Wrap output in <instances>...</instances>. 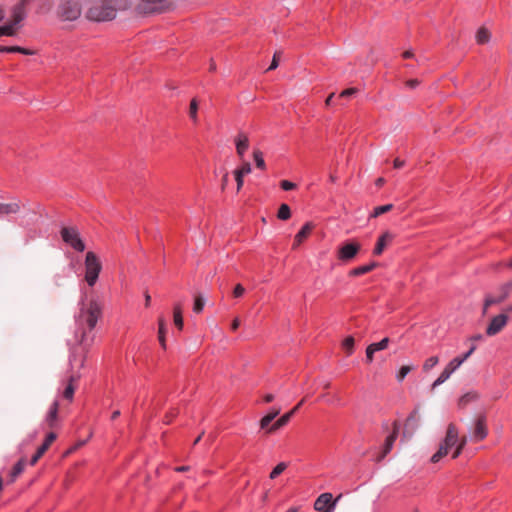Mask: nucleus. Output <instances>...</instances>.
<instances>
[{
    "label": "nucleus",
    "instance_id": "3",
    "mask_svg": "<svg viewBox=\"0 0 512 512\" xmlns=\"http://www.w3.org/2000/svg\"><path fill=\"white\" fill-rule=\"evenodd\" d=\"M26 15L27 9L22 7V5L15 4L12 6L9 20L0 26V36L12 37L17 35Z\"/></svg>",
    "mask_w": 512,
    "mask_h": 512
},
{
    "label": "nucleus",
    "instance_id": "22",
    "mask_svg": "<svg viewBox=\"0 0 512 512\" xmlns=\"http://www.w3.org/2000/svg\"><path fill=\"white\" fill-rule=\"evenodd\" d=\"M392 239H393V235L391 233H389V232L383 233L379 237V239L376 243V246L373 250V253L377 256L381 255L382 252L384 251L385 247L387 246V244L390 243L392 241Z\"/></svg>",
    "mask_w": 512,
    "mask_h": 512
},
{
    "label": "nucleus",
    "instance_id": "15",
    "mask_svg": "<svg viewBox=\"0 0 512 512\" xmlns=\"http://www.w3.org/2000/svg\"><path fill=\"white\" fill-rule=\"evenodd\" d=\"M21 211V202L18 199H14L10 202H0V219L18 214Z\"/></svg>",
    "mask_w": 512,
    "mask_h": 512
},
{
    "label": "nucleus",
    "instance_id": "6",
    "mask_svg": "<svg viewBox=\"0 0 512 512\" xmlns=\"http://www.w3.org/2000/svg\"><path fill=\"white\" fill-rule=\"evenodd\" d=\"M512 293V280L500 285L497 289L496 295L488 294L484 300L483 314H485L488 308L492 305L499 304L506 300Z\"/></svg>",
    "mask_w": 512,
    "mask_h": 512
},
{
    "label": "nucleus",
    "instance_id": "25",
    "mask_svg": "<svg viewBox=\"0 0 512 512\" xmlns=\"http://www.w3.org/2000/svg\"><path fill=\"white\" fill-rule=\"evenodd\" d=\"M58 409L59 403L58 401H54L50 407V410L46 416V422L48 427L53 428L58 418Z\"/></svg>",
    "mask_w": 512,
    "mask_h": 512
},
{
    "label": "nucleus",
    "instance_id": "11",
    "mask_svg": "<svg viewBox=\"0 0 512 512\" xmlns=\"http://www.w3.org/2000/svg\"><path fill=\"white\" fill-rule=\"evenodd\" d=\"M360 248L361 246L357 242H347L338 249V259L348 262L357 255Z\"/></svg>",
    "mask_w": 512,
    "mask_h": 512
},
{
    "label": "nucleus",
    "instance_id": "31",
    "mask_svg": "<svg viewBox=\"0 0 512 512\" xmlns=\"http://www.w3.org/2000/svg\"><path fill=\"white\" fill-rule=\"evenodd\" d=\"M173 320L175 326L181 330L183 328V317L181 306L179 304L174 307Z\"/></svg>",
    "mask_w": 512,
    "mask_h": 512
},
{
    "label": "nucleus",
    "instance_id": "44",
    "mask_svg": "<svg viewBox=\"0 0 512 512\" xmlns=\"http://www.w3.org/2000/svg\"><path fill=\"white\" fill-rule=\"evenodd\" d=\"M461 360L458 359V357H455L452 359L446 367L453 373L455 372L460 366H461Z\"/></svg>",
    "mask_w": 512,
    "mask_h": 512
},
{
    "label": "nucleus",
    "instance_id": "1",
    "mask_svg": "<svg viewBox=\"0 0 512 512\" xmlns=\"http://www.w3.org/2000/svg\"><path fill=\"white\" fill-rule=\"evenodd\" d=\"M102 316V305L96 299L82 302L77 317V330L75 337L78 345H91L94 336L90 335L98 319Z\"/></svg>",
    "mask_w": 512,
    "mask_h": 512
},
{
    "label": "nucleus",
    "instance_id": "17",
    "mask_svg": "<svg viewBox=\"0 0 512 512\" xmlns=\"http://www.w3.org/2000/svg\"><path fill=\"white\" fill-rule=\"evenodd\" d=\"M458 442V429L455 424L450 423L447 427L446 436L441 443L443 446L447 448H451Z\"/></svg>",
    "mask_w": 512,
    "mask_h": 512
},
{
    "label": "nucleus",
    "instance_id": "49",
    "mask_svg": "<svg viewBox=\"0 0 512 512\" xmlns=\"http://www.w3.org/2000/svg\"><path fill=\"white\" fill-rule=\"evenodd\" d=\"M244 293H245V288L241 284H237L233 290L234 297L239 298V297L243 296Z\"/></svg>",
    "mask_w": 512,
    "mask_h": 512
},
{
    "label": "nucleus",
    "instance_id": "42",
    "mask_svg": "<svg viewBox=\"0 0 512 512\" xmlns=\"http://www.w3.org/2000/svg\"><path fill=\"white\" fill-rule=\"evenodd\" d=\"M438 362H439V358L437 356H432V357L428 358L423 364V370L426 372L429 371L434 366H436L438 364Z\"/></svg>",
    "mask_w": 512,
    "mask_h": 512
},
{
    "label": "nucleus",
    "instance_id": "55",
    "mask_svg": "<svg viewBox=\"0 0 512 512\" xmlns=\"http://www.w3.org/2000/svg\"><path fill=\"white\" fill-rule=\"evenodd\" d=\"M475 349H476V347L473 345L467 353H465L461 357H458V359L461 360V364H463L472 355V353L475 351Z\"/></svg>",
    "mask_w": 512,
    "mask_h": 512
},
{
    "label": "nucleus",
    "instance_id": "32",
    "mask_svg": "<svg viewBox=\"0 0 512 512\" xmlns=\"http://www.w3.org/2000/svg\"><path fill=\"white\" fill-rule=\"evenodd\" d=\"M490 39V33L486 28H480L476 33V41L478 44H485Z\"/></svg>",
    "mask_w": 512,
    "mask_h": 512
},
{
    "label": "nucleus",
    "instance_id": "20",
    "mask_svg": "<svg viewBox=\"0 0 512 512\" xmlns=\"http://www.w3.org/2000/svg\"><path fill=\"white\" fill-rule=\"evenodd\" d=\"M81 377L80 373H73L69 376L68 385L63 391V397L69 401L73 400L75 386L74 383L77 382Z\"/></svg>",
    "mask_w": 512,
    "mask_h": 512
},
{
    "label": "nucleus",
    "instance_id": "24",
    "mask_svg": "<svg viewBox=\"0 0 512 512\" xmlns=\"http://www.w3.org/2000/svg\"><path fill=\"white\" fill-rule=\"evenodd\" d=\"M279 408H272L261 420L260 427L261 429H267L271 426L270 423L279 415Z\"/></svg>",
    "mask_w": 512,
    "mask_h": 512
},
{
    "label": "nucleus",
    "instance_id": "2",
    "mask_svg": "<svg viewBox=\"0 0 512 512\" xmlns=\"http://www.w3.org/2000/svg\"><path fill=\"white\" fill-rule=\"evenodd\" d=\"M131 0H89L86 17L92 21H109L116 17L118 11L126 10Z\"/></svg>",
    "mask_w": 512,
    "mask_h": 512
},
{
    "label": "nucleus",
    "instance_id": "21",
    "mask_svg": "<svg viewBox=\"0 0 512 512\" xmlns=\"http://www.w3.org/2000/svg\"><path fill=\"white\" fill-rule=\"evenodd\" d=\"M313 224L311 222H307L301 230L295 235L293 248H297L311 233L313 229Z\"/></svg>",
    "mask_w": 512,
    "mask_h": 512
},
{
    "label": "nucleus",
    "instance_id": "59",
    "mask_svg": "<svg viewBox=\"0 0 512 512\" xmlns=\"http://www.w3.org/2000/svg\"><path fill=\"white\" fill-rule=\"evenodd\" d=\"M405 162L399 158H396L393 162L394 168L399 169L404 166Z\"/></svg>",
    "mask_w": 512,
    "mask_h": 512
},
{
    "label": "nucleus",
    "instance_id": "33",
    "mask_svg": "<svg viewBox=\"0 0 512 512\" xmlns=\"http://www.w3.org/2000/svg\"><path fill=\"white\" fill-rule=\"evenodd\" d=\"M277 217L280 220H288L291 217V210L287 204H281L278 210Z\"/></svg>",
    "mask_w": 512,
    "mask_h": 512
},
{
    "label": "nucleus",
    "instance_id": "56",
    "mask_svg": "<svg viewBox=\"0 0 512 512\" xmlns=\"http://www.w3.org/2000/svg\"><path fill=\"white\" fill-rule=\"evenodd\" d=\"M475 349H476V347L473 345L467 353H465L461 357H458V359L461 360V364H463L472 355V353L475 351Z\"/></svg>",
    "mask_w": 512,
    "mask_h": 512
},
{
    "label": "nucleus",
    "instance_id": "27",
    "mask_svg": "<svg viewBox=\"0 0 512 512\" xmlns=\"http://www.w3.org/2000/svg\"><path fill=\"white\" fill-rule=\"evenodd\" d=\"M376 266H377V263H375V262H372L368 265L359 266V267H356V268L350 270L349 275L352 277L361 276V275L371 272Z\"/></svg>",
    "mask_w": 512,
    "mask_h": 512
},
{
    "label": "nucleus",
    "instance_id": "38",
    "mask_svg": "<svg viewBox=\"0 0 512 512\" xmlns=\"http://www.w3.org/2000/svg\"><path fill=\"white\" fill-rule=\"evenodd\" d=\"M287 467L288 465L285 462H280L277 464L269 475L270 479H276L282 472L286 470Z\"/></svg>",
    "mask_w": 512,
    "mask_h": 512
},
{
    "label": "nucleus",
    "instance_id": "13",
    "mask_svg": "<svg viewBox=\"0 0 512 512\" xmlns=\"http://www.w3.org/2000/svg\"><path fill=\"white\" fill-rule=\"evenodd\" d=\"M418 422H419L418 410L415 409L406 419L404 430H403V435H402V437L404 439H409L414 434V432L418 428Z\"/></svg>",
    "mask_w": 512,
    "mask_h": 512
},
{
    "label": "nucleus",
    "instance_id": "7",
    "mask_svg": "<svg viewBox=\"0 0 512 512\" xmlns=\"http://www.w3.org/2000/svg\"><path fill=\"white\" fill-rule=\"evenodd\" d=\"M60 233L62 240L66 244L70 245L74 250L78 252H83L85 250V244L75 227H63Z\"/></svg>",
    "mask_w": 512,
    "mask_h": 512
},
{
    "label": "nucleus",
    "instance_id": "36",
    "mask_svg": "<svg viewBox=\"0 0 512 512\" xmlns=\"http://www.w3.org/2000/svg\"><path fill=\"white\" fill-rule=\"evenodd\" d=\"M449 452V448L440 444L438 451L431 457L433 463L439 462Z\"/></svg>",
    "mask_w": 512,
    "mask_h": 512
},
{
    "label": "nucleus",
    "instance_id": "48",
    "mask_svg": "<svg viewBox=\"0 0 512 512\" xmlns=\"http://www.w3.org/2000/svg\"><path fill=\"white\" fill-rule=\"evenodd\" d=\"M279 56H280V53L276 52L273 56V59H272V62L269 66V68L267 69L268 71H271V70H274L278 67L279 65Z\"/></svg>",
    "mask_w": 512,
    "mask_h": 512
},
{
    "label": "nucleus",
    "instance_id": "12",
    "mask_svg": "<svg viewBox=\"0 0 512 512\" xmlns=\"http://www.w3.org/2000/svg\"><path fill=\"white\" fill-rule=\"evenodd\" d=\"M508 316L504 313L493 317L486 328V334L488 336H494L498 334L508 323Z\"/></svg>",
    "mask_w": 512,
    "mask_h": 512
},
{
    "label": "nucleus",
    "instance_id": "61",
    "mask_svg": "<svg viewBox=\"0 0 512 512\" xmlns=\"http://www.w3.org/2000/svg\"><path fill=\"white\" fill-rule=\"evenodd\" d=\"M227 184H228V173H225L223 178H222V184H221L222 190L225 189Z\"/></svg>",
    "mask_w": 512,
    "mask_h": 512
},
{
    "label": "nucleus",
    "instance_id": "60",
    "mask_svg": "<svg viewBox=\"0 0 512 512\" xmlns=\"http://www.w3.org/2000/svg\"><path fill=\"white\" fill-rule=\"evenodd\" d=\"M240 326V320L239 318H235L233 321H232V324H231V329L232 330H236L238 329V327Z\"/></svg>",
    "mask_w": 512,
    "mask_h": 512
},
{
    "label": "nucleus",
    "instance_id": "62",
    "mask_svg": "<svg viewBox=\"0 0 512 512\" xmlns=\"http://www.w3.org/2000/svg\"><path fill=\"white\" fill-rule=\"evenodd\" d=\"M273 400H274V395H273V394H267V395H265V397H264V401H265L266 403H270V402H272Z\"/></svg>",
    "mask_w": 512,
    "mask_h": 512
},
{
    "label": "nucleus",
    "instance_id": "18",
    "mask_svg": "<svg viewBox=\"0 0 512 512\" xmlns=\"http://www.w3.org/2000/svg\"><path fill=\"white\" fill-rule=\"evenodd\" d=\"M487 436L486 419L484 416H480L473 430V440L478 442L483 440Z\"/></svg>",
    "mask_w": 512,
    "mask_h": 512
},
{
    "label": "nucleus",
    "instance_id": "26",
    "mask_svg": "<svg viewBox=\"0 0 512 512\" xmlns=\"http://www.w3.org/2000/svg\"><path fill=\"white\" fill-rule=\"evenodd\" d=\"M249 147V140L247 135L240 133L236 139V151L237 154L242 157L245 153V151Z\"/></svg>",
    "mask_w": 512,
    "mask_h": 512
},
{
    "label": "nucleus",
    "instance_id": "50",
    "mask_svg": "<svg viewBox=\"0 0 512 512\" xmlns=\"http://www.w3.org/2000/svg\"><path fill=\"white\" fill-rule=\"evenodd\" d=\"M234 176H235V180H236V183H237V191L239 192L243 186V177L240 173L234 171Z\"/></svg>",
    "mask_w": 512,
    "mask_h": 512
},
{
    "label": "nucleus",
    "instance_id": "58",
    "mask_svg": "<svg viewBox=\"0 0 512 512\" xmlns=\"http://www.w3.org/2000/svg\"><path fill=\"white\" fill-rule=\"evenodd\" d=\"M17 53H21V54H24V55H32L34 52L27 49V48H23V47H20L18 46L17 47Z\"/></svg>",
    "mask_w": 512,
    "mask_h": 512
},
{
    "label": "nucleus",
    "instance_id": "53",
    "mask_svg": "<svg viewBox=\"0 0 512 512\" xmlns=\"http://www.w3.org/2000/svg\"><path fill=\"white\" fill-rule=\"evenodd\" d=\"M18 46H0L1 53H15Z\"/></svg>",
    "mask_w": 512,
    "mask_h": 512
},
{
    "label": "nucleus",
    "instance_id": "16",
    "mask_svg": "<svg viewBox=\"0 0 512 512\" xmlns=\"http://www.w3.org/2000/svg\"><path fill=\"white\" fill-rule=\"evenodd\" d=\"M56 437L57 435L54 432H50L46 436L43 444L37 449L36 453L31 458V465H35L38 462V460L45 454V452L49 449L51 444L55 441Z\"/></svg>",
    "mask_w": 512,
    "mask_h": 512
},
{
    "label": "nucleus",
    "instance_id": "52",
    "mask_svg": "<svg viewBox=\"0 0 512 512\" xmlns=\"http://www.w3.org/2000/svg\"><path fill=\"white\" fill-rule=\"evenodd\" d=\"M374 353L375 351L373 350V348L370 345H368L366 348V361L368 363H371L373 361Z\"/></svg>",
    "mask_w": 512,
    "mask_h": 512
},
{
    "label": "nucleus",
    "instance_id": "4",
    "mask_svg": "<svg viewBox=\"0 0 512 512\" xmlns=\"http://www.w3.org/2000/svg\"><path fill=\"white\" fill-rule=\"evenodd\" d=\"M84 267V279L90 287H93L99 278V274L101 273L102 263L94 252L88 251L85 255Z\"/></svg>",
    "mask_w": 512,
    "mask_h": 512
},
{
    "label": "nucleus",
    "instance_id": "46",
    "mask_svg": "<svg viewBox=\"0 0 512 512\" xmlns=\"http://www.w3.org/2000/svg\"><path fill=\"white\" fill-rule=\"evenodd\" d=\"M235 171L240 173L242 176H245L251 173L252 168L249 162H245L239 169H236Z\"/></svg>",
    "mask_w": 512,
    "mask_h": 512
},
{
    "label": "nucleus",
    "instance_id": "28",
    "mask_svg": "<svg viewBox=\"0 0 512 512\" xmlns=\"http://www.w3.org/2000/svg\"><path fill=\"white\" fill-rule=\"evenodd\" d=\"M158 339H159V342H160V345L162 346L163 349H166V339H165V335H166V324H165V321L162 317L159 318L158 320Z\"/></svg>",
    "mask_w": 512,
    "mask_h": 512
},
{
    "label": "nucleus",
    "instance_id": "35",
    "mask_svg": "<svg viewBox=\"0 0 512 512\" xmlns=\"http://www.w3.org/2000/svg\"><path fill=\"white\" fill-rule=\"evenodd\" d=\"M198 101L197 99H192L189 106V116L191 120L196 123L198 121Z\"/></svg>",
    "mask_w": 512,
    "mask_h": 512
},
{
    "label": "nucleus",
    "instance_id": "41",
    "mask_svg": "<svg viewBox=\"0 0 512 512\" xmlns=\"http://www.w3.org/2000/svg\"><path fill=\"white\" fill-rule=\"evenodd\" d=\"M390 340L389 338L385 337L380 342L372 343L370 346L373 348L375 352L384 350L388 347Z\"/></svg>",
    "mask_w": 512,
    "mask_h": 512
},
{
    "label": "nucleus",
    "instance_id": "51",
    "mask_svg": "<svg viewBox=\"0 0 512 512\" xmlns=\"http://www.w3.org/2000/svg\"><path fill=\"white\" fill-rule=\"evenodd\" d=\"M358 90L356 88H348L344 91H342L339 95V97H350L354 94H356Z\"/></svg>",
    "mask_w": 512,
    "mask_h": 512
},
{
    "label": "nucleus",
    "instance_id": "39",
    "mask_svg": "<svg viewBox=\"0 0 512 512\" xmlns=\"http://www.w3.org/2000/svg\"><path fill=\"white\" fill-rule=\"evenodd\" d=\"M205 305V300L201 295H196L194 299L193 311L195 313H201Z\"/></svg>",
    "mask_w": 512,
    "mask_h": 512
},
{
    "label": "nucleus",
    "instance_id": "34",
    "mask_svg": "<svg viewBox=\"0 0 512 512\" xmlns=\"http://www.w3.org/2000/svg\"><path fill=\"white\" fill-rule=\"evenodd\" d=\"M253 157H254V161H255L256 167L261 169V170H265L266 169V164H265V161H264V158H263V153L260 150H255L253 152Z\"/></svg>",
    "mask_w": 512,
    "mask_h": 512
},
{
    "label": "nucleus",
    "instance_id": "40",
    "mask_svg": "<svg viewBox=\"0 0 512 512\" xmlns=\"http://www.w3.org/2000/svg\"><path fill=\"white\" fill-rule=\"evenodd\" d=\"M393 208V205L392 204H386V205H382V206H378L374 209L371 217H378L384 213H387L389 211H391Z\"/></svg>",
    "mask_w": 512,
    "mask_h": 512
},
{
    "label": "nucleus",
    "instance_id": "10",
    "mask_svg": "<svg viewBox=\"0 0 512 512\" xmlns=\"http://www.w3.org/2000/svg\"><path fill=\"white\" fill-rule=\"evenodd\" d=\"M79 349H74L70 356L71 374L80 373L84 367L86 353L91 345H79Z\"/></svg>",
    "mask_w": 512,
    "mask_h": 512
},
{
    "label": "nucleus",
    "instance_id": "45",
    "mask_svg": "<svg viewBox=\"0 0 512 512\" xmlns=\"http://www.w3.org/2000/svg\"><path fill=\"white\" fill-rule=\"evenodd\" d=\"M411 370H412L411 366H408V365L402 366L397 375L398 381H402Z\"/></svg>",
    "mask_w": 512,
    "mask_h": 512
},
{
    "label": "nucleus",
    "instance_id": "9",
    "mask_svg": "<svg viewBox=\"0 0 512 512\" xmlns=\"http://www.w3.org/2000/svg\"><path fill=\"white\" fill-rule=\"evenodd\" d=\"M341 495L333 499L331 493H322L314 502V509L318 512H334Z\"/></svg>",
    "mask_w": 512,
    "mask_h": 512
},
{
    "label": "nucleus",
    "instance_id": "47",
    "mask_svg": "<svg viewBox=\"0 0 512 512\" xmlns=\"http://www.w3.org/2000/svg\"><path fill=\"white\" fill-rule=\"evenodd\" d=\"M281 188L285 191L293 190L296 188V184L288 180L281 181Z\"/></svg>",
    "mask_w": 512,
    "mask_h": 512
},
{
    "label": "nucleus",
    "instance_id": "19",
    "mask_svg": "<svg viewBox=\"0 0 512 512\" xmlns=\"http://www.w3.org/2000/svg\"><path fill=\"white\" fill-rule=\"evenodd\" d=\"M296 413V409H292L291 411L285 413L283 416H281L278 420H276L268 429L267 433L271 434L279 430L280 428L287 425V423L290 421L292 416Z\"/></svg>",
    "mask_w": 512,
    "mask_h": 512
},
{
    "label": "nucleus",
    "instance_id": "54",
    "mask_svg": "<svg viewBox=\"0 0 512 512\" xmlns=\"http://www.w3.org/2000/svg\"><path fill=\"white\" fill-rule=\"evenodd\" d=\"M475 349H476V347L473 345L467 353H465L461 357H458V359L461 360V364H463L472 355V353L475 351Z\"/></svg>",
    "mask_w": 512,
    "mask_h": 512
},
{
    "label": "nucleus",
    "instance_id": "64",
    "mask_svg": "<svg viewBox=\"0 0 512 512\" xmlns=\"http://www.w3.org/2000/svg\"><path fill=\"white\" fill-rule=\"evenodd\" d=\"M334 95H335L334 93H331V94L327 97V99L325 100V105H326V106H330V105H331V102H332V99H333Z\"/></svg>",
    "mask_w": 512,
    "mask_h": 512
},
{
    "label": "nucleus",
    "instance_id": "37",
    "mask_svg": "<svg viewBox=\"0 0 512 512\" xmlns=\"http://www.w3.org/2000/svg\"><path fill=\"white\" fill-rule=\"evenodd\" d=\"M355 340L352 336L346 337L342 342V347L346 350L347 355H351L354 352Z\"/></svg>",
    "mask_w": 512,
    "mask_h": 512
},
{
    "label": "nucleus",
    "instance_id": "30",
    "mask_svg": "<svg viewBox=\"0 0 512 512\" xmlns=\"http://www.w3.org/2000/svg\"><path fill=\"white\" fill-rule=\"evenodd\" d=\"M451 374L452 372L447 367H445L444 370L439 375V377L433 382L431 387L432 390H434L437 386L447 381L450 378Z\"/></svg>",
    "mask_w": 512,
    "mask_h": 512
},
{
    "label": "nucleus",
    "instance_id": "8",
    "mask_svg": "<svg viewBox=\"0 0 512 512\" xmlns=\"http://www.w3.org/2000/svg\"><path fill=\"white\" fill-rule=\"evenodd\" d=\"M170 6V0H139L137 10L144 14L160 13L166 11Z\"/></svg>",
    "mask_w": 512,
    "mask_h": 512
},
{
    "label": "nucleus",
    "instance_id": "57",
    "mask_svg": "<svg viewBox=\"0 0 512 512\" xmlns=\"http://www.w3.org/2000/svg\"><path fill=\"white\" fill-rule=\"evenodd\" d=\"M405 84L408 88L414 89L420 84V81L418 79H411V80L406 81Z\"/></svg>",
    "mask_w": 512,
    "mask_h": 512
},
{
    "label": "nucleus",
    "instance_id": "23",
    "mask_svg": "<svg viewBox=\"0 0 512 512\" xmlns=\"http://www.w3.org/2000/svg\"><path fill=\"white\" fill-rule=\"evenodd\" d=\"M479 399V394L476 391H469L462 395L458 400V407L460 409H464L472 402H475Z\"/></svg>",
    "mask_w": 512,
    "mask_h": 512
},
{
    "label": "nucleus",
    "instance_id": "14",
    "mask_svg": "<svg viewBox=\"0 0 512 512\" xmlns=\"http://www.w3.org/2000/svg\"><path fill=\"white\" fill-rule=\"evenodd\" d=\"M398 433H399V423L397 421H395L393 423V431L392 433L386 438L385 440V444H384V447H383V451L382 453L378 456V458L376 459L377 462H380L382 461L385 456L391 451L393 445H394V442L396 441L397 437H398Z\"/></svg>",
    "mask_w": 512,
    "mask_h": 512
},
{
    "label": "nucleus",
    "instance_id": "63",
    "mask_svg": "<svg viewBox=\"0 0 512 512\" xmlns=\"http://www.w3.org/2000/svg\"><path fill=\"white\" fill-rule=\"evenodd\" d=\"M189 469H190L189 466H179V467L175 468V471H177V472H185V471H188Z\"/></svg>",
    "mask_w": 512,
    "mask_h": 512
},
{
    "label": "nucleus",
    "instance_id": "5",
    "mask_svg": "<svg viewBox=\"0 0 512 512\" xmlns=\"http://www.w3.org/2000/svg\"><path fill=\"white\" fill-rule=\"evenodd\" d=\"M81 13L80 0H61L57 7V15L64 21H74L80 17Z\"/></svg>",
    "mask_w": 512,
    "mask_h": 512
},
{
    "label": "nucleus",
    "instance_id": "43",
    "mask_svg": "<svg viewBox=\"0 0 512 512\" xmlns=\"http://www.w3.org/2000/svg\"><path fill=\"white\" fill-rule=\"evenodd\" d=\"M467 441H468V439H467V437H466V436H463V437L459 440V443H458V445H457V447H456V449H455V451H454V453H453V455H452V458H453V459L457 458V457L461 454V452H462L463 448H464V447H465V445L467 444Z\"/></svg>",
    "mask_w": 512,
    "mask_h": 512
},
{
    "label": "nucleus",
    "instance_id": "29",
    "mask_svg": "<svg viewBox=\"0 0 512 512\" xmlns=\"http://www.w3.org/2000/svg\"><path fill=\"white\" fill-rule=\"evenodd\" d=\"M26 465V461L24 458L20 459L12 468L10 473L11 482L15 481V479L24 471Z\"/></svg>",
    "mask_w": 512,
    "mask_h": 512
}]
</instances>
